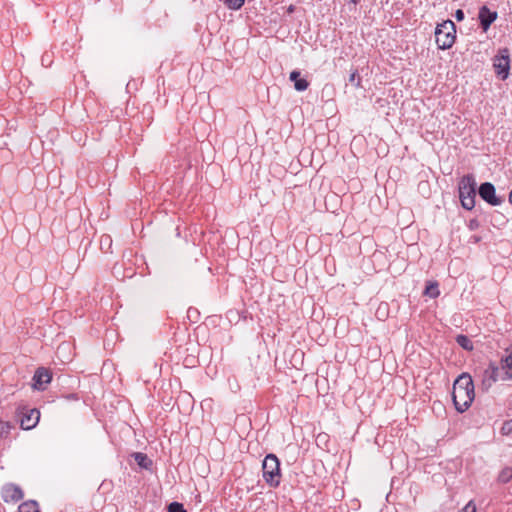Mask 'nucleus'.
<instances>
[{
    "mask_svg": "<svg viewBox=\"0 0 512 512\" xmlns=\"http://www.w3.org/2000/svg\"><path fill=\"white\" fill-rule=\"evenodd\" d=\"M475 397L474 383L472 377L467 374H461L453 384L452 399L458 412H465L472 404Z\"/></svg>",
    "mask_w": 512,
    "mask_h": 512,
    "instance_id": "1",
    "label": "nucleus"
},
{
    "mask_svg": "<svg viewBox=\"0 0 512 512\" xmlns=\"http://www.w3.org/2000/svg\"><path fill=\"white\" fill-rule=\"evenodd\" d=\"M476 180L472 174L464 175L459 181V198L461 205L466 210H472L475 206Z\"/></svg>",
    "mask_w": 512,
    "mask_h": 512,
    "instance_id": "2",
    "label": "nucleus"
},
{
    "mask_svg": "<svg viewBox=\"0 0 512 512\" xmlns=\"http://www.w3.org/2000/svg\"><path fill=\"white\" fill-rule=\"evenodd\" d=\"M456 27L453 21L445 20L435 29L436 44L439 49L446 50L452 47L456 39Z\"/></svg>",
    "mask_w": 512,
    "mask_h": 512,
    "instance_id": "3",
    "label": "nucleus"
},
{
    "mask_svg": "<svg viewBox=\"0 0 512 512\" xmlns=\"http://www.w3.org/2000/svg\"><path fill=\"white\" fill-rule=\"evenodd\" d=\"M263 478L270 487L280 484V462L276 455L268 454L262 463Z\"/></svg>",
    "mask_w": 512,
    "mask_h": 512,
    "instance_id": "4",
    "label": "nucleus"
},
{
    "mask_svg": "<svg viewBox=\"0 0 512 512\" xmlns=\"http://www.w3.org/2000/svg\"><path fill=\"white\" fill-rule=\"evenodd\" d=\"M15 418L23 430H30L38 424L40 412L35 408L29 409L25 406H19L15 410Z\"/></svg>",
    "mask_w": 512,
    "mask_h": 512,
    "instance_id": "5",
    "label": "nucleus"
},
{
    "mask_svg": "<svg viewBox=\"0 0 512 512\" xmlns=\"http://www.w3.org/2000/svg\"><path fill=\"white\" fill-rule=\"evenodd\" d=\"M481 389L487 392L497 381H508L504 378V373L494 362H490L480 375Z\"/></svg>",
    "mask_w": 512,
    "mask_h": 512,
    "instance_id": "6",
    "label": "nucleus"
},
{
    "mask_svg": "<svg viewBox=\"0 0 512 512\" xmlns=\"http://www.w3.org/2000/svg\"><path fill=\"white\" fill-rule=\"evenodd\" d=\"M493 66L496 74L502 80L508 77L510 69V54L508 49L504 48L499 50V53L493 59Z\"/></svg>",
    "mask_w": 512,
    "mask_h": 512,
    "instance_id": "7",
    "label": "nucleus"
},
{
    "mask_svg": "<svg viewBox=\"0 0 512 512\" xmlns=\"http://www.w3.org/2000/svg\"><path fill=\"white\" fill-rule=\"evenodd\" d=\"M479 196L488 204L492 206L500 205L503 200L496 196L495 186L490 182H484L478 189Z\"/></svg>",
    "mask_w": 512,
    "mask_h": 512,
    "instance_id": "8",
    "label": "nucleus"
},
{
    "mask_svg": "<svg viewBox=\"0 0 512 512\" xmlns=\"http://www.w3.org/2000/svg\"><path fill=\"white\" fill-rule=\"evenodd\" d=\"M1 495L4 502H18L23 499L22 489L13 483L5 484L1 489Z\"/></svg>",
    "mask_w": 512,
    "mask_h": 512,
    "instance_id": "9",
    "label": "nucleus"
},
{
    "mask_svg": "<svg viewBox=\"0 0 512 512\" xmlns=\"http://www.w3.org/2000/svg\"><path fill=\"white\" fill-rule=\"evenodd\" d=\"M478 18L483 31H487L490 25L496 20L497 12L491 11L487 6H482L479 10Z\"/></svg>",
    "mask_w": 512,
    "mask_h": 512,
    "instance_id": "10",
    "label": "nucleus"
},
{
    "mask_svg": "<svg viewBox=\"0 0 512 512\" xmlns=\"http://www.w3.org/2000/svg\"><path fill=\"white\" fill-rule=\"evenodd\" d=\"M33 388L36 390H44L45 386L51 381V374L45 368H38L33 377Z\"/></svg>",
    "mask_w": 512,
    "mask_h": 512,
    "instance_id": "11",
    "label": "nucleus"
},
{
    "mask_svg": "<svg viewBox=\"0 0 512 512\" xmlns=\"http://www.w3.org/2000/svg\"><path fill=\"white\" fill-rule=\"evenodd\" d=\"M505 352L506 354L501 357L499 368L504 373V378L512 380V346Z\"/></svg>",
    "mask_w": 512,
    "mask_h": 512,
    "instance_id": "12",
    "label": "nucleus"
},
{
    "mask_svg": "<svg viewBox=\"0 0 512 512\" xmlns=\"http://www.w3.org/2000/svg\"><path fill=\"white\" fill-rule=\"evenodd\" d=\"M300 75L301 74L299 71L293 70L290 73L289 79H290V81H292L294 83V88L297 91H304L308 88L309 83L306 79L301 78Z\"/></svg>",
    "mask_w": 512,
    "mask_h": 512,
    "instance_id": "13",
    "label": "nucleus"
},
{
    "mask_svg": "<svg viewBox=\"0 0 512 512\" xmlns=\"http://www.w3.org/2000/svg\"><path fill=\"white\" fill-rule=\"evenodd\" d=\"M134 460L136 463L144 469H150L152 465V461L148 458V456L141 452H136L133 454Z\"/></svg>",
    "mask_w": 512,
    "mask_h": 512,
    "instance_id": "14",
    "label": "nucleus"
},
{
    "mask_svg": "<svg viewBox=\"0 0 512 512\" xmlns=\"http://www.w3.org/2000/svg\"><path fill=\"white\" fill-rule=\"evenodd\" d=\"M19 512H39L38 504L36 501L30 500L23 502L18 507Z\"/></svg>",
    "mask_w": 512,
    "mask_h": 512,
    "instance_id": "15",
    "label": "nucleus"
},
{
    "mask_svg": "<svg viewBox=\"0 0 512 512\" xmlns=\"http://www.w3.org/2000/svg\"><path fill=\"white\" fill-rule=\"evenodd\" d=\"M456 342L465 350L471 351L473 349V343L466 335H458L456 337Z\"/></svg>",
    "mask_w": 512,
    "mask_h": 512,
    "instance_id": "16",
    "label": "nucleus"
},
{
    "mask_svg": "<svg viewBox=\"0 0 512 512\" xmlns=\"http://www.w3.org/2000/svg\"><path fill=\"white\" fill-rule=\"evenodd\" d=\"M424 294L431 298H436L439 295L438 284L430 283L427 285Z\"/></svg>",
    "mask_w": 512,
    "mask_h": 512,
    "instance_id": "17",
    "label": "nucleus"
},
{
    "mask_svg": "<svg viewBox=\"0 0 512 512\" xmlns=\"http://www.w3.org/2000/svg\"><path fill=\"white\" fill-rule=\"evenodd\" d=\"M498 479L502 483H507L508 481H510L512 479V468H510V467L504 468L500 472Z\"/></svg>",
    "mask_w": 512,
    "mask_h": 512,
    "instance_id": "18",
    "label": "nucleus"
},
{
    "mask_svg": "<svg viewBox=\"0 0 512 512\" xmlns=\"http://www.w3.org/2000/svg\"><path fill=\"white\" fill-rule=\"evenodd\" d=\"M223 2L229 9L238 10L243 6L245 0H223Z\"/></svg>",
    "mask_w": 512,
    "mask_h": 512,
    "instance_id": "19",
    "label": "nucleus"
},
{
    "mask_svg": "<svg viewBox=\"0 0 512 512\" xmlns=\"http://www.w3.org/2000/svg\"><path fill=\"white\" fill-rule=\"evenodd\" d=\"M11 428H13V425L10 422H1L0 421V437L5 438L10 433Z\"/></svg>",
    "mask_w": 512,
    "mask_h": 512,
    "instance_id": "20",
    "label": "nucleus"
},
{
    "mask_svg": "<svg viewBox=\"0 0 512 512\" xmlns=\"http://www.w3.org/2000/svg\"><path fill=\"white\" fill-rule=\"evenodd\" d=\"M168 512H187L185 509H184V506L183 504L179 503V502H172L168 505Z\"/></svg>",
    "mask_w": 512,
    "mask_h": 512,
    "instance_id": "21",
    "label": "nucleus"
},
{
    "mask_svg": "<svg viewBox=\"0 0 512 512\" xmlns=\"http://www.w3.org/2000/svg\"><path fill=\"white\" fill-rule=\"evenodd\" d=\"M349 82L351 84H353L355 87H359L360 86V83H361V78L357 72V70L353 71L351 74H350V77H349Z\"/></svg>",
    "mask_w": 512,
    "mask_h": 512,
    "instance_id": "22",
    "label": "nucleus"
},
{
    "mask_svg": "<svg viewBox=\"0 0 512 512\" xmlns=\"http://www.w3.org/2000/svg\"><path fill=\"white\" fill-rule=\"evenodd\" d=\"M501 432L503 435H508L512 432V420L504 422Z\"/></svg>",
    "mask_w": 512,
    "mask_h": 512,
    "instance_id": "23",
    "label": "nucleus"
},
{
    "mask_svg": "<svg viewBox=\"0 0 512 512\" xmlns=\"http://www.w3.org/2000/svg\"><path fill=\"white\" fill-rule=\"evenodd\" d=\"M461 512H476V505L470 501L468 504L461 510Z\"/></svg>",
    "mask_w": 512,
    "mask_h": 512,
    "instance_id": "24",
    "label": "nucleus"
},
{
    "mask_svg": "<svg viewBox=\"0 0 512 512\" xmlns=\"http://www.w3.org/2000/svg\"><path fill=\"white\" fill-rule=\"evenodd\" d=\"M455 18H456L458 21H462V20H464V18H465L464 11H463L462 9H458V10H456V12H455Z\"/></svg>",
    "mask_w": 512,
    "mask_h": 512,
    "instance_id": "25",
    "label": "nucleus"
},
{
    "mask_svg": "<svg viewBox=\"0 0 512 512\" xmlns=\"http://www.w3.org/2000/svg\"><path fill=\"white\" fill-rule=\"evenodd\" d=\"M509 202L512 204V190H511V192L509 193Z\"/></svg>",
    "mask_w": 512,
    "mask_h": 512,
    "instance_id": "26",
    "label": "nucleus"
}]
</instances>
